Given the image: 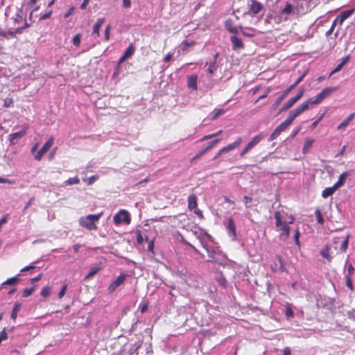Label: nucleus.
<instances>
[{
  "instance_id": "obj_1",
  "label": "nucleus",
  "mask_w": 355,
  "mask_h": 355,
  "mask_svg": "<svg viewBox=\"0 0 355 355\" xmlns=\"http://www.w3.org/2000/svg\"><path fill=\"white\" fill-rule=\"evenodd\" d=\"M275 219V227L277 231H281L279 238L283 240L287 239L290 236V227L289 224L293 223L295 218L291 216V219L288 223H283L282 219L281 213L279 211L275 212L274 214Z\"/></svg>"
},
{
  "instance_id": "obj_2",
  "label": "nucleus",
  "mask_w": 355,
  "mask_h": 355,
  "mask_svg": "<svg viewBox=\"0 0 355 355\" xmlns=\"http://www.w3.org/2000/svg\"><path fill=\"white\" fill-rule=\"evenodd\" d=\"M103 213L98 214H89L86 216L80 217L79 223L81 227H85L89 230H95L97 229L96 223L98 221L102 216Z\"/></svg>"
},
{
  "instance_id": "obj_3",
  "label": "nucleus",
  "mask_w": 355,
  "mask_h": 355,
  "mask_svg": "<svg viewBox=\"0 0 355 355\" xmlns=\"http://www.w3.org/2000/svg\"><path fill=\"white\" fill-rule=\"evenodd\" d=\"M113 221L117 226L122 223L129 225L131 222L130 214L127 210L121 209L114 216Z\"/></svg>"
},
{
  "instance_id": "obj_4",
  "label": "nucleus",
  "mask_w": 355,
  "mask_h": 355,
  "mask_svg": "<svg viewBox=\"0 0 355 355\" xmlns=\"http://www.w3.org/2000/svg\"><path fill=\"white\" fill-rule=\"evenodd\" d=\"M292 119H291L288 116L287 119L280 123L278 126L275 128L272 133L270 135L268 139V141H272L277 139V137L286 128H288L293 123Z\"/></svg>"
},
{
  "instance_id": "obj_5",
  "label": "nucleus",
  "mask_w": 355,
  "mask_h": 355,
  "mask_svg": "<svg viewBox=\"0 0 355 355\" xmlns=\"http://www.w3.org/2000/svg\"><path fill=\"white\" fill-rule=\"evenodd\" d=\"M310 105H313L312 98L303 102L302 103L299 105L296 108L291 110L289 112L288 116L291 119H292L293 121H294L297 116H299L300 114L308 110Z\"/></svg>"
},
{
  "instance_id": "obj_6",
  "label": "nucleus",
  "mask_w": 355,
  "mask_h": 355,
  "mask_svg": "<svg viewBox=\"0 0 355 355\" xmlns=\"http://www.w3.org/2000/svg\"><path fill=\"white\" fill-rule=\"evenodd\" d=\"M262 134H259L252 138V139L245 145L244 148L241 151L240 156L243 157L250 150H251L255 146L259 144L263 139Z\"/></svg>"
},
{
  "instance_id": "obj_7",
  "label": "nucleus",
  "mask_w": 355,
  "mask_h": 355,
  "mask_svg": "<svg viewBox=\"0 0 355 355\" xmlns=\"http://www.w3.org/2000/svg\"><path fill=\"white\" fill-rule=\"evenodd\" d=\"M188 209L190 211H193L194 214L200 218H203L202 211L198 208V199L194 194H191L188 197Z\"/></svg>"
},
{
  "instance_id": "obj_8",
  "label": "nucleus",
  "mask_w": 355,
  "mask_h": 355,
  "mask_svg": "<svg viewBox=\"0 0 355 355\" xmlns=\"http://www.w3.org/2000/svg\"><path fill=\"white\" fill-rule=\"evenodd\" d=\"M336 87L324 88L317 95V96L314 99L312 98L313 104H320L324 99L329 96L333 92H336Z\"/></svg>"
},
{
  "instance_id": "obj_9",
  "label": "nucleus",
  "mask_w": 355,
  "mask_h": 355,
  "mask_svg": "<svg viewBox=\"0 0 355 355\" xmlns=\"http://www.w3.org/2000/svg\"><path fill=\"white\" fill-rule=\"evenodd\" d=\"M54 143V138L53 137H51L48 141L43 145L42 148L37 153V154L35 155L34 158L37 161H40L43 157V155L46 153L49 149L52 147L53 144Z\"/></svg>"
},
{
  "instance_id": "obj_10",
  "label": "nucleus",
  "mask_w": 355,
  "mask_h": 355,
  "mask_svg": "<svg viewBox=\"0 0 355 355\" xmlns=\"http://www.w3.org/2000/svg\"><path fill=\"white\" fill-rule=\"evenodd\" d=\"M128 276V275L125 273L121 274L114 282H112L109 285L108 288H107L109 293H113L116 289L117 287L122 285L124 283V282Z\"/></svg>"
},
{
  "instance_id": "obj_11",
  "label": "nucleus",
  "mask_w": 355,
  "mask_h": 355,
  "mask_svg": "<svg viewBox=\"0 0 355 355\" xmlns=\"http://www.w3.org/2000/svg\"><path fill=\"white\" fill-rule=\"evenodd\" d=\"M28 129V125H24L23 129L19 132H13L9 135V141L11 144L14 145L17 144L19 139L26 135Z\"/></svg>"
},
{
  "instance_id": "obj_12",
  "label": "nucleus",
  "mask_w": 355,
  "mask_h": 355,
  "mask_svg": "<svg viewBox=\"0 0 355 355\" xmlns=\"http://www.w3.org/2000/svg\"><path fill=\"white\" fill-rule=\"evenodd\" d=\"M303 94L304 90L300 89L294 97H292L286 102V103L282 107L281 111H285L290 109L297 101H299L302 97Z\"/></svg>"
},
{
  "instance_id": "obj_13",
  "label": "nucleus",
  "mask_w": 355,
  "mask_h": 355,
  "mask_svg": "<svg viewBox=\"0 0 355 355\" xmlns=\"http://www.w3.org/2000/svg\"><path fill=\"white\" fill-rule=\"evenodd\" d=\"M354 8L343 11L336 17V21H338V24L342 25L343 23L354 12Z\"/></svg>"
},
{
  "instance_id": "obj_14",
  "label": "nucleus",
  "mask_w": 355,
  "mask_h": 355,
  "mask_svg": "<svg viewBox=\"0 0 355 355\" xmlns=\"http://www.w3.org/2000/svg\"><path fill=\"white\" fill-rule=\"evenodd\" d=\"M263 9V5L256 1V0H252L251 3L250 4V12H251L252 14L256 15L260 12Z\"/></svg>"
},
{
  "instance_id": "obj_15",
  "label": "nucleus",
  "mask_w": 355,
  "mask_h": 355,
  "mask_svg": "<svg viewBox=\"0 0 355 355\" xmlns=\"http://www.w3.org/2000/svg\"><path fill=\"white\" fill-rule=\"evenodd\" d=\"M227 230L229 235L231 236L233 239H235L236 238V225L232 218L228 219Z\"/></svg>"
},
{
  "instance_id": "obj_16",
  "label": "nucleus",
  "mask_w": 355,
  "mask_h": 355,
  "mask_svg": "<svg viewBox=\"0 0 355 355\" xmlns=\"http://www.w3.org/2000/svg\"><path fill=\"white\" fill-rule=\"evenodd\" d=\"M231 42L232 44V49L234 50H238L244 48L242 40L236 36H232Z\"/></svg>"
},
{
  "instance_id": "obj_17",
  "label": "nucleus",
  "mask_w": 355,
  "mask_h": 355,
  "mask_svg": "<svg viewBox=\"0 0 355 355\" xmlns=\"http://www.w3.org/2000/svg\"><path fill=\"white\" fill-rule=\"evenodd\" d=\"M241 143H242L241 137H238L233 143L230 144L229 145L223 147L222 148V151H226V152L231 151V150H234V148H236V147H238L239 146H240V144Z\"/></svg>"
},
{
  "instance_id": "obj_18",
  "label": "nucleus",
  "mask_w": 355,
  "mask_h": 355,
  "mask_svg": "<svg viewBox=\"0 0 355 355\" xmlns=\"http://www.w3.org/2000/svg\"><path fill=\"white\" fill-rule=\"evenodd\" d=\"M105 18H99L98 19L96 23L94 24L93 27L92 35L98 37L100 35V29L103 24L105 22Z\"/></svg>"
},
{
  "instance_id": "obj_19",
  "label": "nucleus",
  "mask_w": 355,
  "mask_h": 355,
  "mask_svg": "<svg viewBox=\"0 0 355 355\" xmlns=\"http://www.w3.org/2000/svg\"><path fill=\"white\" fill-rule=\"evenodd\" d=\"M197 79L198 77L196 75L189 76L187 78V86L189 88L192 89L193 90L197 89Z\"/></svg>"
},
{
  "instance_id": "obj_20",
  "label": "nucleus",
  "mask_w": 355,
  "mask_h": 355,
  "mask_svg": "<svg viewBox=\"0 0 355 355\" xmlns=\"http://www.w3.org/2000/svg\"><path fill=\"white\" fill-rule=\"evenodd\" d=\"M349 175V172H344L342 174H340L338 178V181L334 184L335 188L338 189L340 187H342L345 184L347 177H348Z\"/></svg>"
},
{
  "instance_id": "obj_21",
  "label": "nucleus",
  "mask_w": 355,
  "mask_h": 355,
  "mask_svg": "<svg viewBox=\"0 0 355 355\" xmlns=\"http://www.w3.org/2000/svg\"><path fill=\"white\" fill-rule=\"evenodd\" d=\"M306 76V73H303L302 76H300L293 84L290 85L284 91L286 94H288L293 89H294L297 85H299L304 79V76Z\"/></svg>"
},
{
  "instance_id": "obj_22",
  "label": "nucleus",
  "mask_w": 355,
  "mask_h": 355,
  "mask_svg": "<svg viewBox=\"0 0 355 355\" xmlns=\"http://www.w3.org/2000/svg\"><path fill=\"white\" fill-rule=\"evenodd\" d=\"M293 11V6L290 2H286L284 8L280 10V13L283 15H290Z\"/></svg>"
},
{
  "instance_id": "obj_23",
  "label": "nucleus",
  "mask_w": 355,
  "mask_h": 355,
  "mask_svg": "<svg viewBox=\"0 0 355 355\" xmlns=\"http://www.w3.org/2000/svg\"><path fill=\"white\" fill-rule=\"evenodd\" d=\"M355 116V112L350 114L338 126V130L345 129Z\"/></svg>"
},
{
  "instance_id": "obj_24",
  "label": "nucleus",
  "mask_w": 355,
  "mask_h": 355,
  "mask_svg": "<svg viewBox=\"0 0 355 355\" xmlns=\"http://www.w3.org/2000/svg\"><path fill=\"white\" fill-rule=\"evenodd\" d=\"M349 60V55H347L343 58L341 62L337 65V67L331 71L330 76L340 71L343 66L347 64Z\"/></svg>"
},
{
  "instance_id": "obj_25",
  "label": "nucleus",
  "mask_w": 355,
  "mask_h": 355,
  "mask_svg": "<svg viewBox=\"0 0 355 355\" xmlns=\"http://www.w3.org/2000/svg\"><path fill=\"white\" fill-rule=\"evenodd\" d=\"M329 246L326 245L320 252V254L325 258L329 262H331L332 260V257L329 254Z\"/></svg>"
},
{
  "instance_id": "obj_26",
  "label": "nucleus",
  "mask_w": 355,
  "mask_h": 355,
  "mask_svg": "<svg viewBox=\"0 0 355 355\" xmlns=\"http://www.w3.org/2000/svg\"><path fill=\"white\" fill-rule=\"evenodd\" d=\"M338 189L337 188H335V185H334L331 187H328L324 189L322 192V196L324 198L331 196L334 194V193Z\"/></svg>"
},
{
  "instance_id": "obj_27",
  "label": "nucleus",
  "mask_w": 355,
  "mask_h": 355,
  "mask_svg": "<svg viewBox=\"0 0 355 355\" xmlns=\"http://www.w3.org/2000/svg\"><path fill=\"white\" fill-rule=\"evenodd\" d=\"M21 304L20 303H19V302L15 303L12 311L11 313V316H10L12 320H16V318L17 317V313L19 311V310L21 309Z\"/></svg>"
},
{
  "instance_id": "obj_28",
  "label": "nucleus",
  "mask_w": 355,
  "mask_h": 355,
  "mask_svg": "<svg viewBox=\"0 0 355 355\" xmlns=\"http://www.w3.org/2000/svg\"><path fill=\"white\" fill-rule=\"evenodd\" d=\"M101 268H102L101 266H94V267L91 268L89 273L87 275L85 278L86 279L92 278L93 276H94L96 274H97L101 270Z\"/></svg>"
},
{
  "instance_id": "obj_29",
  "label": "nucleus",
  "mask_w": 355,
  "mask_h": 355,
  "mask_svg": "<svg viewBox=\"0 0 355 355\" xmlns=\"http://www.w3.org/2000/svg\"><path fill=\"white\" fill-rule=\"evenodd\" d=\"M313 139L307 138L305 139L304 147L302 149L303 153H306L313 144Z\"/></svg>"
},
{
  "instance_id": "obj_30",
  "label": "nucleus",
  "mask_w": 355,
  "mask_h": 355,
  "mask_svg": "<svg viewBox=\"0 0 355 355\" xmlns=\"http://www.w3.org/2000/svg\"><path fill=\"white\" fill-rule=\"evenodd\" d=\"M218 53L215 54L213 62L210 63L207 68V71L210 74H213L216 69V62L218 58Z\"/></svg>"
},
{
  "instance_id": "obj_31",
  "label": "nucleus",
  "mask_w": 355,
  "mask_h": 355,
  "mask_svg": "<svg viewBox=\"0 0 355 355\" xmlns=\"http://www.w3.org/2000/svg\"><path fill=\"white\" fill-rule=\"evenodd\" d=\"M18 281H19V278L17 277H13L9 278L8 279H7L4 282H3L1 284V286L3 287L6 285H15L18 282Z\"/></svg>"
},
{
  "instance_id": "obj_32",
  "label": "nucleus",
  "mask_w": 355,
  "mask_h": 355,
  "mask_svg": "<svg viewBox=\"0 0 355 355\" xmlns=\"http://www.w3.org/2000/svg\"><path fill=\"white\" fill-rule=\"evenodd\" d=\"M349 235H347L344 240L342 241L341 245L340 247V251L341 252H345L348 246Z\"/></svg>"
},
{
  "instance_id": "obj_33",
  "label": "nucleus",
  "mask_w": 355,
  "mask_h": 355,
  "mask_svg": "<svg viewBox=\"0 0 355 355\" xmlns=\"http://www.w3.org/2000/svg\"><path fill=\"white\" fill-rule=\"evenodd\" d=\"M79 183H80V179L77 176L73 177V178H70L64 182L65 185L78 184Z\"/></svg>"
},
{
  "instance_id": "obj_34",
  "label": "nucleus",
  "mask_w": 355,
  "mask_h": 355,
  "mask_svg": "<svg viewBox=\"0 0 355 355\" xmlns=\"http://www.w3.org/2000/svg\"><path fill=\"white\" fill-rule=\"evenodd\" d=\"M135 46L132 44H130L128 47L125 49V52L123 53V54L125 55H126L128 58H130L131 57L134 52H135Z\"/></svg>"
},
{
  "instance_id": "obj_35",
  "label": "nucleus",
  "mask_w": 355,
  "mask_h": 355,
  "mask_svg": "<svg viewBox=\"0 0 355 355\" xmlns=\"http://www.w3.org/2000/svg\"><path fill=\"white\" fill-rule=\"evenodd\" d=\"M99 177L97 175H94L89 178H83V181L86 182L88 185L92 184L94 182L98 180Z\"/></svg>"
},
{
  "instance_id": "obj_36",
  "label": "nucleus",
  "mask_w": 355,
  "mask_h": 355,
  "mask_svg": "<svg viewBox=\"0 0 355 355\" xmlns=\"http://www.w3.org/2000/svg\"><path fill=\"white\" fill-rule=\"evenodd\" d=\"M52 289L50 286H46L41 291V295L44 297H48L51 293Z\"/></svg>"
},
{
  "instance_id": "obj_37",
  "label": "nucleus",
  "mask_w": 355,
  "mask_h": 355,
  "mask_svg": "<svg viewBox=\"0 0 355 355\" xmlns=\"http://www.w3.org/2000/svg\"><path fill=\"white\" fill-rule=\"evenodd\" d=\"M82 37V35L80 33L76 34L72 40L73 44L76 46H79L80 44V40Z\"/></svg>"
},
{
  "instance_id": "obj_38",
  "label": "nucleus",
  "mask_w": 355,
  "mask_h": 355,
  "mask_svg": "<svg viewBox=\"0 0 355 355\" xmlns=\"http://www.w3.org/2000/svg\"><path fill=\"white\" fill-rule=\"evenodd\" d=\"M285 315L286 316L289 318H293L294 316V313H293V311L291 308V306L290 304H288L286 306V309H285Z\"/></svg>"
},
{
  "instance_id": "obj_39",
  "label": "nucleus",
  "mask_w": 355,
  "mask_h": 355,
  "mask_svg": "<svg viewBox=\"0 0 355 355\" xmlns=\"http://www.w3.org/2000/svg\"><path fill=\"white\" fill-rule=\"evenodd\" d=\"M288 96L287 94H286L285 92H284L275 101V103H274V106L277 107L281 103L282 101Z\"/></svg>"
},
{
  "instance_id": "obj_40",
  "label": "nucleus",
  "mask_w": 355,
  "mask_h": 355,
  "mask_svg": "<svg viewBox=\"0 0 355 355\" xmlns=\"http://www.w3.org/2000/svg\"><path fill=\"white\" fill-rule=\"evenodd\" d=\"M34 291H35L34 287L30 288H25L23 291L22 297H27L33 294V293L34 292Z\"/></svg>"
},
{
  "instance_id": "obj_41",
  "label": "nucleus",
  "mask_w": 355,
  "mask_h": 355,
  "mask_svg": "<svg viewBox=\"0 0 355 355\" xmlns=\"http://www.w3.org/2000/svg\"><path fill=\"white\" fill-rule=\"evenodd\" d=\"M315 214V216L317 218L318 222L320 224L322 225L324 223V219L322 218V215L320 210L318 209H316Z\"/></svg>"
},
{
  "instance_id": "obj_42",
  "label": "nucleus",
  "mask_w": 355,
  "mask_h": 355,
  "mask_svg": "<svg viewBox=\"0 0 355 355\" xmlns=\"http://www.w3.org/2000/svg\"><path fill=\"white\" fill-rule=\"evenodd\" d=\"M146 241L148 243V249L150 252H153L154 249V239L150 240L146 236Z\"/></svg>"
},
{
  "instance_id": "obj_43",
  "label": "nucleus",
  "mask_w": 355,
  "mask_h": 355,
  "mask_svg": "<svg viewBox=\"0 0 355 355\" xmlns=\"http://www.w3.org/2000/svg\"><path fill=\"white\" fill-rule=\"evenodd\" d=\"M136 239L138 244H141L144 242V237L141 231H137Z\"/></svg>"
},
{
  "instance_id": "obj_44",
  "label": "nucleus",
  "mask_w": 355,
  "mask_h": 355,
  "mask_svg": "<svg viewBox=\"0 0 355 355\" xmlns=\"http://www.w3.org/2000/svg\"><path fill=\"white\" fill-rule=\"evenodd\" d=\"M67 289V284H64L62 286V288H61V289H60V292L58 293L59 299H62L64 297V295H65Z\"/></svg>"
},
{
  "instance_id": "obj_45",
  "label": "nucleus",
  "mask_w": 355,
  "mask_h": 355,
  "mask_svg": "<svg viewBox=\"0 0 355 355\" xmlns=\"http://www.w3.org/2000/svg\"><path fill=\"white\" fill-rule=\"evenodd\" d=\"M224 113H225V110L223 109L216 110L212 116V119L213 120L216 119L218 116L223 114Z\"/></svg>"
},
{
  "instance_id": "obj_46",
  "label": "nucleus",
  "mask_w": 355,
  "mask_h": 355,
  "mask_svg": "<svg viewBox=\"0 0 355 355\" xmlns=\"http://www.w3.org/2000/svg\"><path fill=\"white\" fill-rule=\"evenodd\" d=\"M346 286L351 290L353 291L352 279L350 276H346Z\"/></svg>"
},
{
  "instance_id": "obj_47",
  "label": "nucleus",
  "mask_w": 355,
  "mask_h": 355,
  "mask_svg": "<svg viewBox=\"0 0 355 355\" xmlns=\"http://www.w3.org/2000/svg\"><path fill=\"white\" fill-rule=\"evenodd\" d=\"M111 26L108 24L105 29V40L108 41L110 40Z\"/></svg>"
},
{
  "instance_id": "obj_48",
  "label": "nucleus",
  "mask_w": 355,
  "mask_h": 355,
  "mask_svg": "<svg viewBox=\"0 0 355 355\" xmlns=\"http://www.w3.org/2000/svg\"><path fill=\"white\" fill-rule=\"evenodd\" d=\"M207 152V150L204 148L202 150H200L198 154H196L193 159H191V162L194 161L195 159H197L200 158L201 156H202L204 154H205Z\"/></svg>"
},
{
  "instance_id": "obj_49",
  "label": "nucleus",
  "mask_w": 355,
  "mask_h": 355,
  "mask_svg": "<svg viewBox=\"0 0 355 355\" xmlns=\"http://www.w3.org/2000/svg\"><path fill=\"white\" fill-rule=\"evenodd\" d=\"M219 141H220V140H219L218 139H215V140H214V141H211V142L209 144L208 146L205 148V149H206L207 151H209V150L210 149H211V148H212L215 145H216V144L219 142Z\"/></svg>"
},
{
  "instance_id": "obj_50",
  "label": "nucleus",
  "mask_w": 355,
  "mask_h": 355,
  "mask_svg": "<svg viewBox=\"0 0 355 355\" xmlns=\"http://www.w3.org/2000/svg\"><path fill=\"white\" fill-rule=\"evenodd\" d=\"M300 231L298 229H296L295 230V234H294V239H295V242L296 243V245H300Z\"/></svg>"
},
{
  "instance_id": "obj_51",
  "label": "nucleus",
  "mask_w": 355,
  "mask_h": 355,
  "mask_svg": "<svg viewBox=\"0 0 355 355\" xmlns=\"http://www.w3.org/2000/svg\"><path fill=\"white\" fill-rule=\"evenodd\" d=\"M148 308V302H145L140 305V311L141 313L146 312Z\"/></svg>"
},
{
  "instance_id": "obj_52",
  "label": "nucleus",
  "mask_w": 355,
  "mask_h": 355,
  "mask_svg": "<svg viewBox=\"0 0 355 355\" xmlns=\"http://www.w3.org/2000/svg\"><path fill=\"white\" fill-rule=\"evenodd\" d=\"M13 103V99L12 98H6L4 100V107H8Z\"/></svg>"
},
{
  "instance_id": "obj_53",
  "label": "nucleus",
  "mask_w": 355,
  "mask_h": 355,
  "mask_svg": "<svg viewBox=\"0 0 355 355\" xmlns=\"http://www.w3.org/2000/svg\"><path fill=\"white\" fill-rule=\"evenodd\" d=\"M270 91H271V89L270 87L267 88L265 93L263 94H262L261 96H260L259 97V98L255 101V103H257V101H259L261 99H263V98H266L267 96L268 95V94L270 92Z\"/></svg>"
},
{
  "instance_id": "obj_54",
  "label": "nucleus",
  "mask_w": 355,
  "mask_h": 355,
  "mask_svg": "<svg viewBox=\"0 0 355 355\" xmlns=\"http://www.w3.org/2000/svg\"><path fill=\"white\" fill-rule=\"evenodd\" d=\"M74 9L75 8L73 6L70 7L68 11L64 14V17L65 19L68 18L71 15L73 14Z\"/></svg>"
},
{
  "instance_id": "obj_55",
  "label": "nucleus",
  "mask_w": 355,
  "mask_h": 355,
  "mask_svg": "<svg viewBox=\"0 0 355 355\" xmlns=\"http://www.w3.org/2000/svg\"><path fill=\"white\" fill-rule=\"evenodd\" d=\"M182 44L186 47H189V46H193L196 44V42L194 41H191V42H189L187 40H184L182 42Z\"/></svg>"
},
{
  "instance_id": "obj_56",
  "label": "nucleus",
  "mask_w": 355,
  "mask_h": 355,
  "mask_svg": "<svg viewBox=\"0 0 355 355\" xmlns=\"http://www.w3.org/2000/svg\"><path fill=\"white\" fill-rule=\"evenodd\" d=\"M52 12H53V11H52V10H50L49 12H46V13L44 14L43 15H42V16L40 17V19H41V20H44V19H46L50 18V17H51V15H52Z\"/></svg>"
},
{
  "instance_id": "obj_57",
  "label": "nucleus",
  "mask_w": 355,
  "mask_h": 355,
  "mask_svg": "<svg viewBox=\"0 0 355 355\" xmlns=\"http://www.w3.org/2000/svg\"><path fill=\"white\" fill-rule=\"evenodd\" d=\"M244 202L245 204V206L247 207H249L250 206L248 205V204L250 203L252 201V198L250 196H245L243 197Z\"/></svg>"
},
{
  "instance_id": "obj_58",
  "label": "nucleus",
  "mask_w": 355,
  "mask_h": 355,
  "mask_svg": "<svg viewBox=\"0 0 355 355\" xmlns=\"http://www.w3.org/2000/svg\"><path fill=\"white\" fill-rule=\"evenodd\" d=\"M215 137H216V135H214V134L207 135L204 136L202 138H201L200 139V141H206V140L212 139Z\"/></svg>"
},
{
  "instance_id": "obj_59",
  "label": "nucleus",
  "mask_w": 355,
  "mask_h": 355,
  "mask_svg": "<svg viewBox=\"0 0 355 355\" xmlns=\"http://www.w3.org/2000/svg\"><path fill=\"white\" fill-rule=\"evenodd\" d=\"M173 53H168L166 55V56L164 58V62H168L171 60Z\"/></svg>"
},
{
  "instance_id": "obj_60",
  "label": "nucleus",
  "mask_w": 355,
  "mask_h": 355,
  "mask_svg": "<svg viewBox=\"0 0 355 355\" xmlns=\"http://www.w3.org/2000/svg\"><path fill=\"white\" fill-rule=\"evenodd\" d=\"M35 266L34 265H30V266H25L24 268H23L20 272H26V271H28L29 270H33V269H35Z\"/></svg>"
},
{
  "instance_id": "obj_61",
  "label": "nucleus",
  "mask_w": 355,
  "mask_h": 355,
  "mask_svg": "<svg viewBox=\"0 0 355 355\" xmlns=\"http://www.w3.org/2000/svg\"><path fill=\"white\" fill-rule=\"evenodd\" d=\"M347 272H348V275L347 276L352 277V275H353V273L354 272V268L353 267V266L352 264H349V266H348Z\"/></svg>"
},
{
  "instance_id": "obj_62",
  "label": "nucleus",
  "mask_w": 355,
  "mask_h": 355,
  "mask_svg": "<svg viewBox=\"0 0 355 355\" xmlns=\"http://www.w3.org/2000/svg\"><path fill=\"white\" fill-rule=\"evenodd\" d=\"M123 6L125 8H129L131 6L130 0H123Z\"/></svg>"
},
{
  "instance_id": "obj_63",
  "label": "nucleus",
  "mask_w": 355,
  "mask_h": 355,
  "mask_svg": "<svg viewBox=\"0 0 355 355\" xmlns=\"http://www.w3.org/2000/svg\"><path fill=\"white\" fill-rule=\"evenodd\" d=\"M14 182L11 180L3 178L0 177V183H8V184H12Z\"/></svg>"
},
{
  "instance_id": "obj_64",
  "label": "nucleus",
  "mask_w": 355,
  "mask_h": 355,
  "mask_svg": "<svg viewBox=\"0 0 355 355\" xmlns=\"http://www.w3.org/2000/svg\"><path fill=\"white\" fill-rule=\"evenodd\" d=\"M42 275H43L42 273H40L37 277L32 278L31 279V282L34 283V282H36L40 280L42 277Z\"/></svg>"
}]
</instances>
